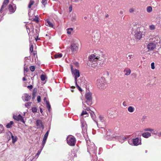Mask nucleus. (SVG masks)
I'll return each instance as SVG.
<instances>
[{"instance_id": "nucleus-38", "label": "nucleus", "mask_w": 161, "mask_h": 161, "mask_svg": "<svg viewBox=\"0 0 161 161\" xmlns=\"http://www.w3.org/2000/svg\"><path fill=\"white\" fill-rule=\"evenodd\" d=\"M147 12L148 13H150L152 10V8L151 6H148L147 8Z\"/></svg>"}, {"instance_id": "nucleus-63", "label": "nucleus", "mask_w": 161, "mask_h": 161, "mask_svg": "<svg viewBox=\"0 0 161 161\" xmlns=\"http://www.w3.org/2000/svg\"><path fill=\"white\" fill-rule=\"evenodd\" d=\"M40 112H41V113H42V112H43V111H42V108H40Z\"/></svg>"}, {"instance_id": "nucleus-55", "label": "nucleus", "mask_w": 161, "mask_h": 161, "mask_svg": "<svg viewBox=\"0 0 161 161\" xmlns=\"http://www.w3.org/2000/svg\"><path fill=\"white\" fill-rule=\"evenodd\" d=\"M146 118H147V116H143L142 117V122H143V121L144 120L146 119Z\"/></svg>"}, {"instance_id": "nucleus-34", "label": "nucleus", "mask_w": 161, "mask_h": 161, "mask_svg": "<svg viewBox=\"0 0 161 161\" xmlns=\"http://www.w3.org/2000/svg\"><path fill=\"white\" fill-rule=\"evenodd\" d=\"M34 3V2L33 0H31L30 1L28 5V8H31V7L32 5H33Z\"/></svg>"}, {"instance_id": "nucleus-62", "label": "nucleus", "mask_w": 161, "mask_h": 161, "mask_svg": "<svg viewBox=\"0 0 161 161\" xmlns=\"http://www.w3.org/2000/svg\"><path fill=\"white\" fill-rule=\"evenodd\" d=\"M26 29H27V32L28 33V30H29V31H30V28H29V27H28L27 26H26Z\"/></svg>"}, {"instance_id": "nucleus-43", "label": "nucleus", "mask_w": 161, "mask_h": 161, "mask_svg": "<svg viewBox=\"0 0 161 161\" xmlns=\"http://www.w3.org/2000/svg\"><path fill=\"white\" fill-rule=\"evenodd\" d=\"M31 110L33 113H35L37 111V108L36 107H34L32 108Z\"/></svg>"}, {"instance_id": "nucleus-31", "label": "nucleus", "mask_w": 161, "mask_h": 161, "mask_svg": "<svg viewBox=\"0 0 161 161\" xmlns=\"http://www.w3.org/2000/svg\"><path fill=\"white\" fill-rule=\"evenodd\" d=\"M7 5L5 4H4L3 3V4L1 7V9H0V13H2L3 12V10L6 7Z\"/></svg>"}, {"instance_id": "nucleus-27", "label": "nucleus", "mask_w": 161, "mask_h": 161, "mask_svg": "<svg viewBox=\"0 0 161 161\" xmlns=\"http://www.w3.org/2000/svg\"><path fill=\"white\" fill-rule=\"evenodd\" d=\"M134 108L132 106H129L128 108V111L130 113L133 112L134 111Z\"/></svg>"}, {"instance_id": "nucleus-41", "label": "nucleus", "mask_w": 161, "mask_h": 161, "mask_svg": "<svg viewBox=\"0 0 161 161\" xmlns=\"http://www.w3.org/2000/svg\"><path fill=\"white\" fill-rule=\"evenodd\" d=\"M75 85L78 89L80 92L82 91V89L79 86L77 83V81H75Z\"/></svg>"}, {"instance_id": "nucleus-50", "label": "nucleus", "mask_w": 161, "mask_h": 161, "mask_svg": "<svg viewBox=\"0 0 161 161\" xmlns=\"http://www.w3.org/2000/svg\"><path fill=\"white\" fill-rule=\"evenodd\" d=\"M157 24L158 25V26H159L160 27H161V19H160L159 21L157 22Z\"/></svg>"}, {"instance_id": "nucleus-11", "label": "nucleus", "mask_w": 161, "mask_h": 161, "mask_svg": "<svg viewBox=\"0 0 161 161\" xmlns=\"http://www.w3.org/2000/svg\"><path fill=\"white\" fill-rule=\"evenodd\" d=\"M13 118L17 121H20L24 124L25 123L23 117L20 114H19L18 115H14Z\"/></svg>"}, {"instance_id": "nucleus-54", "label": "nucleus", "mask_w": 161, "mask_h": 161, "mask_svg": "<svg viewBox=\"0 0 161 161\" xmlns=\"http://www.w3.org/2000/svg\"><path fill=\"white\" fill-rule=\"evenodd\" d=\"M37 101L38 102H40L41 101V97L40 96H38L37 97Z\"/></svg>"}, {"instance_id": "nucleus-44", "label": "nucleus", "mask_w": 161, "mask_h": 161, "mask_svg": "<svg viewBox=\"0 0 161 161\" xmlns=\"http://www.w3.org/2000/svg\"><path fill=\"white\" fill-rule=\"evenodd\" d=\"M30 37L29 38V39H30ZM30 42L31 44V47H30V51L31 52H32L33 51V45L32 44H31V41L30 40Z\"/></svg>"}, {"instance_id": "nucleus-53", "label": "nucleus", "mask_w": 161, "mask_h": 161, "mask_svg": "<svg viewBox=\"0 0 161 161\" xmlns=\"http://www.w3.org/2000/svg\"><path fill=\"white\" fill-rule=\"evenodd\" d=\"M102 129L100 130V132H106V130L104 128H101Z\"/></svg>"}, {"instance_id": "nucleus-8", "label": "nucleus", "mask_w": 161, "mask_h": 161, "mask_svg": "<svg viewBox=\"0 0 161 161\" xmlns=\"http://www.w3.org/2000/svg\"><path fill=\"white\" fill-rule=\"evenodd\" d=\"M71 69L72 74L74 76L75 81H77V78L80 76L79 71L78 70L73 69L72 67H71Z\"/></svg>"}, {"instance_id": "nucleus-13", "label": "nucleus", "mask_w": 161, "mask_h": 161, "mask_svg": "<svg viewBox=\"0 0 161 161\" xmlns=\"http://www.w3.org/2000/svg\"><path fill=\"white\" fill-rule=\"evenodd\" d=\"M127 139V138L124 137L123 136H115L114 139L118 140L121 143H123L124 142V140Z\"/></svg>"}, {"instance_id": "nucleus-17", "label": "nucleus", "mask_w": 161, "mask_h": 161, "mask_svg": "<svg viewBox=\"0 0 161 161\" xmlns=\"http://www.w3.org/2000/svg\"><path fill=\"white\" fill-rule=\"evenodd\" d=\"M155 47V46L153 43H150L147 45V48L149 50H153Z\"/></svg>"}, {"instance_id": "nucleus-57", "label": "nucleus", "mask_w": 161, "mask_h": 161, "mask_svg": "<svg viewBox=\"0 0 161 161\" xmlns=\"http://www.w3.org/2000/svg\"><path fill=\"white\" fill-rule=\"evenodd\" d=\"M33 86L32 85H30V86H27V88L29 89L30 90H31Z\"/></svg>"}, {"instance_id": "nucleus-4", "label": "nucleus", "mask_w": 161, "mask_h": 161, "mask_svg": "<svg viewBox=\"0 0 161 161\" xmlns=\"http://www.w3.org/2000/svg\"><path fill=\"white\" fill-rule=\"evenodd\" d=\"M97 147L93 143L88 145L87 146V151L90 155L92 153L94 154V155H92L94 156H96Z\"/></svg>"}, {"instance_id": "nucleus-58", "label": "nucleus", "mask_w": 161, "mask_h": 161, "mask_svg": "<svg viewBox=\"0 0 161 161\" xmlns=\"http://www.w3.org/2000/svg\"><path fill=\"white\" fill-rule=\"evenodd\" d=\"M72 10V6H70L69 7V12H71Z\"/></svg>"}, {"instance_id": "nucleus-46", "label": "nucleus", "mask_w": 161, "mask_h": 161, "mask_svg": "<svg viewBox=\"0 0 161 161\" xmlns=\"http://www.w3.org/2000/svg\"><path fill=\"white\" fill-rule=\"evenodd\" d=\"M30 69L32 72H33L35 70V67L34 66H31L30 67Z\"/></svg>"}, {"instance_id": "nucleus-49", "label": "nucleus", "mask_w": 161, "mask_h": 161, "mask_svg": "<svg viewBox=\"0 0 161 161\" xmlns=\"http://www.w3.org/2000/svg\"><path fill=\"white\" fill-rule=\"evenodd\" d=\"M87 115V113L86 111H83L82 113H81V115Z\"/></svg>"}, {"instance_id": "nucleus-64", "label": "nucleus", "mask_w": 161, "mask_h": 161, "mask_svg": "<svg viewBox=\"0 0 161 161\" xmlns=\"http://www.w3.org/2000/svg\"><path fill=\"white\" fill-rule=\"evenodd\" d=\"M87 19V16H85L84 17V19L85 20H86Z\"/></svg>"}, {"instance_id": "nucleus-52", "label": "nucleus", "mask_w": 161, "mask_h": 161, "mask_svg": "<svg viewBox=\"0 0 161 161\" xmlns=\"http://www.w3.org/2000/svg\"><path fill=\"white\" fill-rule=\"evenodd\" d=\"M151 68L152 69H155V64L154 62H153L151 64Z\"/></svg>"}, {"instance_id": "nucleus-21", "label": "nucleus", "mask_w": 161, "mask_h": 161, "mask_svg": "<svg viewBox=\"0 0 161 161\" xmlns=\"http://www.w3.org/2000/svg\"><path fill=\"white\" fill-rule=\"evenodd\" d=\"M142 136L144 137L147 138L151 136V135L150 133L148 132H146L142 133Z\"/></svg>"}, {"instance_id": "nucleus-20", "label": "nucleus", "mask_w": 161, "mask_h": 161, "mask_svg": "<svg viewBox=\"0 0 161 161\" xmlns=\"http://www.w3.org/2000/svg\"><path fill=\"white\" fill-rule=\"evenodd\" d=\"M46 25L51 27H53L54 26L53 24L51 22L49 19H47L46 20Z\"/></svg>"}, {"instance_id": "nucleus-23", "label": "nucleus", "mask_w": 161, "mask_h": 161, "mask_svg": "<svg viewBox=\"0 0 161 161\" xmlns=\"http://www.w3.org/2000/svg\"><path fill=\"white\" fill-rule=\"evenodd\" d=\"M24 71L25 73H27L29 71V69L28 68V65L26 64L25 61V62L24 65Z\"/></svg>"}, {"instance_id": "nucleus-6", "label": "nucleus", "mask_w": 161, "mask_h": 161, "mask_svg": "<svg viewBox=\"0 0 161 161\" xmlns=\"http://www.w3.org/2000/svg\"><path fill=\"white\" fill-rule=\"evenodd\" d=\"M68 144L71 146L75 145L76 140L75 138L71 135H69L67 138Z\"/></svg>"}, {"instance_id": "nucleus-15", "label": "nucleus", "mask_w": 161, "mask_h": 161, "mask_svg": "<svg viewBox=\"0 0 161 161\" xmlns=\"http://www.w3.org/2000/svg\"><path fill=\"white\" fill-rule=\"evenodd\" d=\"M36 125L38 126V128H44V126L43 125L42 123L41 120L38 119L36 121Z\"/></svg>"}, {"instance_id": "nucleus-26", "label": "nucleus", "mask_w": 161, "mask_h": 161, "mask_svg": "<svg viewBox=\"0 0 161 161\" xmlns=\"http://www.w3.org/2000/svg\"><path fill=\"white\" fill-rule=\"evenodd\" d=\"M99 119L100 121L102 123H104L105 122V119L103 116L99 115Z\"/></svg>"}, {"instance_id": "nucleus-47", "label": "nucleus", "mask_w": 161, "mask_h": 161, "mask_svg": "<svg viewBox=\"0 0 161 161\" xmlns=\"http://www.w3.org/2000/svg\"><path fill=\"white\" fill-rule=\"evenodd\" d=\"M49 131V130H48L46 132V133L44 135L43 137L45 138H46L47 139V137H48V135Z\"/></svg>"}, {"instance_id": "nucleus-2", "label": "nucleus", "mask_w": 161, "mask_h": 161, "mask_svg": "<svg viewBox=\"0 0 161 161\" xmlns=\"http://www.w3.org/2000/svg\"><path fill=\"white\" fill-rule=\"evenodd\" d=\"M100 57H98V56H96L94 54H92L88 57V60L91 64V65L92 67H94L97 66V61L99 60Z\"/></svg>"}, {"instance_id": "nucleus-7", "label": "nucleus", "mask_w": 161, "mask_h": 161, "mask_svg": "<svg viewBox=\"0 0 161 161\" xmlns=\"http://www.w3.org/2000/svg\"><path fill=\"white\" fill-rule=\"evenodd\" d=\"M132 142H129V143L130 144L134 146H137L142 144L141 139L138 137L133 139Z\"/></svg>"}, {"instance_id": "nucleus-14", "label": "nucleus", "mask_w": 161, "mask_h": 161, "mask_svg": "<svg viewBox=\"0 0 161 161\" xmlns=\"http://www.w3.org/2000/svg\"><path fill=\"white\" fill-rule=\"evenodd\" d=\"M81 128L82 131L85 133L86 131L87 125L86 124V122L84 120L81 121Z\"/></svg>"}, {"instance_id": "nucleus-3", "label": "nucleus", "mask_w": 161, "mask_h": 161, "mask_svg": "<svg viewBox=\"0 0 161 161\" xmlns=\"http://www.w3.org/2000/svg\"><path fill=\"white\" fill-rule=\"evenodd\" d=\"M96 84L97 87L99 89H104L107 86L105 78L103 77H101L98 79Z\"/></svg>"}, {"instance_id": "nucleus-19", "label": "nucleus", "mask_w": 161, "mask_h": 161, "mask_svg": "<svg viewBox=\"0 0 161 161\" xmlns=\"http://www.w3.org/2000/svg\"><path fill=\"white\" fill-rule=\"evenodd\" d=\"M68 155L69 157V159L71 160H72L73 159L74 157H76L77 156L75 153L72 152L69 153Z\"/></svg>"}, {"instance_id": "nucleus-28", "label": "nucleus", "mask_w": 161, "mask_h": 161, "mask_svg": "<svg viewBox=\"0 0 161 161\" xmlns=\"http://www.w3.org/2000/svg\"><path fill=\"white\" fill-rule=\"evenodd\" d=\"M14 122L13 121H11L9 123H8L6 125V127L8 128H11L12 127V125L13 124Z\"/></svg>"}, {"instance_id": "nucleus-39", "label": "nucleus", "mask_w": 161, "mask_h": 161, "mask_svg": "<svg viewBox=\"0 0 161 161\" xmlns=\"http://www.w3.org/2000/svg\"><path fill=\"white\" fill-rule=\"evenodd\" d=\"M41 80L42 81H44L46 79V76L45 75L42 74L41 76Z\"/></svg>"}, {"instance_id": "nucleus-5", "label": "nucleus", "mask_w": 161, "mask_h": 161, "mask_svg": "<svg viewBox=\"0 0 161 161\" xmlns=\"http://www.w3.org/2000/svg\"><path fill=\"white\" fill-rule=\"evenodd\" d=\"M85 97L86 101L85 102L89 106L91 105L92 104V94L90 92L86 93Z\"/></svg>"}, {"instance_id": "nucleus-1", "label": "nucleus", "mask_w": 161, "mask_h": 161, "mask_svg": "<svg viewBox=\"0 0 161 161\" xmlns=\"http://www.w3.org/2000/svg\"><path fill=\"white\" fill-rule=\"evenodd\" d=\"M132 30L131 33L135 36L136 38L140 39L141 38L142 35L140 31L138 25H134L132 28Z\"/></svg>"}, {"instance_id": "nucleus-24", "label": "nucleus", "mask_w": 161, "mask_h": 161, "mask_svg": "<svg viewBox=\"0 0 161 161\" xmlns=\"http://www.w3.org/2000/svg\"><path fill=\"white\" fill-rule=\"evenodd\" d=\"M11 138L12 140V142L13 143L15 142L17 140V138L16 136H13L12 135Z\"/></svg>"}, {"instance_id": "nucleus-33", "label": "nucleus", "mask_w": 161, "mask_h": 161, "mask_svg": "<svg viewBox=\"0 0 161 161\" xmlns=\"http://www.w3.org/2000/svg\"><path fill=\"white\" fill-rule=\"evenodd\" d=\"M47 138H45L43 137V141L42 143V149L43 148V147H44V146L45 145V144L46 142V140H47Z\"/></svg>"}, {"instance_id": "nucleus-61", "label": "nucleus", "mask_w": 161, "mask_h": 161, "mask_svg": "<svg viewBox=\"0 0 161 161\" xmlns=\"http://www.w3.org/2000/svg\"><path fill=\"white\" fill-rule=\"evenodd\" d=\"M34 21H36V22H38V20L37 19H34Z\"/></svg>"}, {"instance_id": "nucleus-56", "label": "nucleus", "mask_w": 161, "mask_h": 161, "mask_svg": "<svg viewBox=\"0 0 161 161\" xmlns=\"http://www.w3.org/2000/svg\"><path fill=\"white\" fill-rule=\"evenodd\" d=\"M90 114H91V116L92 118L93 119L95 118V116L94 113H90Z\"/></svg>"}, {"instance_id": "nucleus-45", "label": "nucleus", "mask_w": 161, "mask_h": 161, "mask_svg": "<svg viewBox=\"0 0 161 161\" xmlns=\"http://www.w3.org/2000/svg\"><path fill=\"white\" fill-rule=\"evenodd\" d=\"M144 131H149L152 132L154 131L153 129L150 128H146L144 129Z\"/></svg>"}, {"instance_id": "nucleus-36", "label": "nucleus", "mask_w": 161, "mask_h": 161, "mask_svg": "<svg viewBox=\"0 0 161 161\" xmlns=\"http://www.w3.org/2000/svg\"><path fill=\"white\" fill-rule=\"evenodd\" d=\"M37 92V89L36 88H34L32 96L34 97L36 96Z\"/></svg>"}, {"instance_id": "nucleus-9", "label": "nucleus", "mask_w": 161, "mask_h": 161, "mask_svg": "<svg viewBox=\"0 0 161 161\" xmlns=\"http://www.w3.org/2000/svg\"><path fill=\"white\" fill-rule=\"evenodd\" d=\"M16 6L15 4H13L12 5L10 4L8 6V9L9 11V14H11L14 13L16 10Z\"/></svg>"}, {"instance_id": "nucleus-18", "label": "nucleus", "mask_w": 161, "mask_h": 161, "mask_svg": "<svg viewBox=\"0 0 161 161\" xmlns=\"http://www.w3.org/2000/svg\"><path fill=\"white\" fill-rule=\"evenodd\" d=\"M114 114L113 109L110 108L109 109L108 111L107 114L109 117H111V116Z\"/></svg>"}, {"instance_id": "nucleus-29", "label": "nucleus", "mask_w": 161, "mask_h": 161, "mask_svg": "<svg viewBox=\"0 0 161 161\" xmlns=\"http://www.w3.org/2000/svg\"><path fill=\"white\" fill-rule=\"evenodd\" d=\"M62 57V54L61 53H58L55 55L54 58H61Z\"/></svg>"}, {"instance_id": "nucleus-16", "label": "nucleus", "mask_w": 161, "mask_h": 161, "mask_svg": "<svg viewBox=\"0 0 161 161\" xmlns=\"http://www.w3.org/2000/svg\"><path fill=\"white\" fill-rule=\"evenodd\" d=\"M31 96L29 95L27 93L24 94V96L22 97L23 100L25 101H28L31 99Z\"/></svg>"}, {"instance_id": "nucleus-51", "label": "nucleus", "mask_w": 161, "mask_h": 161, "mask_svg": "<svg viewBox=\"0 0 161 161\" xmlns=\"http://www.w3.org/2000/svg\"><path fill=\"white\" fill-rule=\"evenodd\" d=\"M8 2L9 0H4L3 3V4L7 5Z\"/></svg>"}, {"instance_id": "nucleus-32", "label": "nucleus", "mask_w": 161, "mask_h": 161, "mask_svg": "<svg viewBox=\"0 0 161 161\" xmlns=\"http://www.w3.org/2000/svg\"><path fill=\"white\" fill-rule=\"evenodd\" d=\"M7 5L5 4H4L3 3V4L1 7V9H0V13H2L3 12V10L6 7Z\"/></svg>"}, {"instance_id": "nucleus-22", "label": "nucleus", "mask_w": 161, "mask_h": 161, "mask_svg": "<svg viewBox=\"0 0 161 161\" xmlns=\"http://www.w3.org/2000/svg\"><path fill=\"white\" fill-rule=\"evenodd\" d=\"M124 72L125 73V75H129L131 73V70L129 68L125 69L124 70Z\"/></svg>"}, {"instance_id": "nucleus-12", "label": "nucleus", "mask_w": 161, "mask_h": 161, "mask_svg": "<svg viewBox=\"0 0 161 161\" xmlns=\"http://www.w3.org/2000/svg\"><path fill=\"white\" fill-rule=\"evenodd\" d=\"M111 133L110 131H107L105 134V135H104V136L107 137V138L109 140H114L115 138V136L111 135Z\"/></svg>"}, {"instance_id": "nucleus-37", "label": "nucleus", "mask_w": 161, "mask_h": 161, "mask_svg": "<svg viewBox=\"0 0 161 161\" xmlns=\"http://www.w3.org/2000/svg\"><path fill=\"white\" fill-rule=\"evenodd\" d=\"M32 104V103L31 102H28L26 103L25 104V106L27 108H28L29 107L31 106Z\"/></svg>"}, {"instance_id": "nucleus-42", "label": "nucleus", "mask_w": 161, "mask_h": 161, "mask_svg": "<svg viewBox=\"0 0 161 161\" xmlns=\"http://www.w3.org/2000/svg\"><path fill=\"white\" fill-rule=\"evenodd\" d=\"M47 0H42V3L44 6V7H45V6L47 4Z\"/></svg>"}, {"instance_id": "nucleus-30", "label": "nucleus", "mask_w": 161, "mask_h": 161, "mask_svg": "<svg viewBox=\"0 0 161 161\" xmlns=\"http://www.w3.org/2000/svg\"><path fill=\"white\" fill-rule=\"evenodd\" d=\"M71 20L73 22L75 21L76 20V17L75 14H74L72 15Z\"/></svg>"}, {"instance_id": "nucleus-10", "label": "nucleus", "mask_w": 161, "mask_h": 161, "mask_svg": "<svg viewBox=\"0 0 161 161\" xmlns=\"http://www.w3.org/2000/svg\"><path fill=\"white\" fill-rule=\"evenodd\" d=\"M71 51L72 53H75L77 52L78 49V46L77 44L72 43L70 47Z\"/></svg>"}, {"instance_id": "nucleus-60", "label": "nucleus", "mask_w": 161, "mask_h": 161, "mask_svg": "<svg viewBox=\"0 0 161 161\" xmlns=\"http://www.w3.org/2000/svg\"><path fill=\"white\" fill-rule=\"evenodd\" d=\"M134 11V9L133 8H131L129 10L130 13H132Z\"/></svg>"}, {"instance_id": "nucleus-59", "label": "nucleus", "mask_w": 161, "mask_h": 161, "mask_svg": "<svg viewBox=\"0 0 161 161\" xmlns=\"http://www.w3.org/2000/svg\"><path fill=\"white\" fill-rule=\"evenodd\" d=\"M128 57H129V59H130L131 58H133V56L131 54H129L128 55Z\"/></svg>"}, {"instance_id": "nucleus-40", "label": "nucleus", "mask_w": 161, "mask_h": 161, "mask_svg": "<svg viewBox=\"0 0 161 161\" xmlns=\"http://www.w3.org/2000/svg\"><path fill=\"white\" fill-rule=\"evenodd\" d=\"M149 28L151 30H153L156 28V27L155 25H149Z\"/></svg>"}, {"instance_id": "nucleus-25", "label": "nucleus", "mask_w": 161, "mask_h": 161, "mask_svg": "<svg viewBox=\"0 0 161 161\" xmlns=\"http://www.w3.org/2000/svg\"><path fill=\"white\" fill-rule=\"evenodd\" d=\"M46 107H47L49 112L50 111L51 109V105L49 101H46Z\"/></svg>"}, {"instance_id": "nucleus-48", "label": "nucleus", "mask_w": 161, "mask_h": 161, "mask_svg": "<svg viewBox=\"0 0 161 161\" xmlns=\"http://www.w3.org/2000/svg\"><path fill=\"white\" fill-rule=\"evenodd\" d=\"M3 130V126L0 124V133H1Z\"/></svg>"}, {"instance_id": "nucleus-35", "label": "nucleus", "mask_w": 161, "mask_h": 161, "mask_svg": "<svg viewBox=\"0 0 161 161\" xmlns=\"http://www.w3.org/2000/svg\"><path fill=\"white\" fill-rule=\"evenodd\" d=\"M73 28H69L67 29V33L70 35L71 34V31L73 30Z\"/></svg>"}]
</instances>
